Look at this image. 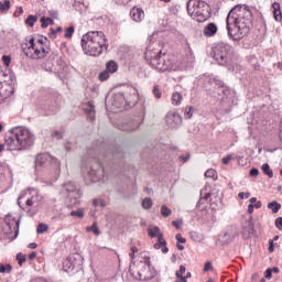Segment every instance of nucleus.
I'll return each mask as SVG.
<instances>
[{
	"label": "nucleus",
	"mask_w": 282,
	"mask_h": 282,
	"mask_svg": "<svg viewBox=\"0 0 282 282\" xmlns=\"http://www.w3.org/2000/svg\"><path fill=\"white\" fill-rule=\"evenodd\" d=\"M45 41H46V39H43V37H41L39 40H34V45H37V47L40 50H50V48L45 47V44H44Z\"/></svg>",
	"instance_id": "obj_34"
},
{
	"label": "nucleus",
	"mask_w": 282,
	"mask_h": 282,
	"mask_svg": "<svg viewBox=\"0 0 282 282\" xmlns=\"http://www.w3.org/2000/svg\"><path fill=\"white\" fill-rule=\"evenodd\" d=\"M262 171L264 175H268V177L270 178L274 177V172L272 171V169H270V164L268 163L262 164Z\"/></svg>",
	"instance_id": "obj_26"
},
{
	"label": "nucleus",
	"mask_w": 282,
	"mask_h": 282,
	"mask_svg": "<svg viewBox=\"0 0 282 282\" xmlns=\"http://www.w3.org/2000/svg\"><path fill=\"white\" fill-rule=\"evenodd\" d=\"M238 197H239L240 199H248V198L250 197V192H247V193L240 192V193L238 194Z\"/></svg>",
	"instance_id": "obj_47"
},
{
	"label": "nucleus",
	"mask_w": 282,
	"mask_h": 282,
	"mask_svg": "<svg viewBox=\"0 0 282 282\" xmlns=\"http://www.w3.org/2000/svg\"><path fill=\"white\" fill-rule=\"evenodd\" d=\"M252 232H254V223H252V216H250L243 224H242V235L245 239H248Z\"/></svg>",
	"instance_id": "obj_16"
},
{
	"label": "nucleus",
	"mask_w": 282,
	"mask_h": 282,
	"mask_svg": "<svg viewBox=\"0 0 282 282\" xmlns=\"http://www.w3.org/2000/svg\"><path fill=\"white\" fill-rule=\"evenodd\" d=\"M82 47L87 56H100L109 45L102 31H90L82 36Z\"/></svg>",
	"instance_id": "obj_3"
},
{
	"label": "nucleus",
	"mask_w": 282,
	"mask_h": 282,
	"mask_svg": "<svg viewBox=\"0 0 282 282\" xmlns=\"http://www.w3.org/2000/svg\"><path fill=\"white\" fill-rule=\"evenodd\" d=\"M213 270V264L210 262H206L204 267V272H208Z\"/></svg>",
	"instance_id": "obj_52"
},
{
	"label": "nucleus",
	"mask_w": 282,
	"mask_h": 282,
	"mask_svg": "<svg viewBox=\"0 0 282 282\" xmlns=\"http://www.w3.org/2000/svg\"><path fill=\"white\" fill-rule=\"evenodd\" d=\"M75 268H76V264H74V262H72L70 259H66L63 262V271L64 272H74Z\"/></svg>",
	"instance_id": "obj_22"
},
{
	"label": "nucleus",
	"mask_w": 282,
	"mask_h": 282,
	"mask_svg": "<svg viewBox=\"0 0 282 282\" xmlns=\"http://www.w3.org/2000/svg\"><path fill=\"white\" fill-rule=\"evenodd\" d=\"M150 65L156 69V72H180L184 68L182 64H177V62H175V57L166 54L152 59Z\"/></svg>",
	"instance_id": "obj_6"
},
{
	"label": "nucleus",
	"mask_w": 282,
	"mask_h": 282,
	"mask_svg": "<svg viewBox=\"0 0 282 282\" xmlns=\"http://www.w3.org/2000/svg\"><path fill=\"white\" fill-rule=\"evenodd\" d=\"M153 95L155 96V98H162V91H160V88L158 86H155L153 88Z\"/></svg>",
	"instance_id": "obj_45"
},
{
	"label": "nucleus",
	"mask_w": 282,
	"mask_h": 282,
	"mask_svg": "<svg viewBox=\"0 0 282 282\" xmlns=\"http://www.w3.org/2000/svg\"><path fill=\"white\" fill-rule=\"evenodd\" d=\"M264 276L265 279H272V269H267V271L264 272Z\"/></svg>",
	"instance_id": "obj_55"
},
{
	"label": "nucleus",
	"mask_w": 282,
	"mask_h": 282,
	"mask_svg": "<svg viewBox=\"0 0 282 282\" xmlns=\"http://www.w3.org/2000/svg\"><path fill=\"white\" fill-rule=\"evenodd\" d=\"M275 226L279 230H282V217L275 219Z\"/></svg>",
	"instance_id": "obj_51"
},
{
	"label": "nucleus",
	"mask_w": 282,
	"mask_h": 282,
	"mask_svg": "<svg viewBox=\"0 0 282 282\" xmlns=\"http://www.w3.org/2000/svg\"><path fill=\"white\" fill-rule=\"evenodd\" d=\"M42 28H47L50 25V22L47 21V18L42 17L41 18Z\"/></svg>",
	"instance_id": "obj_49"
},
{
	"label": "nucleus",
	"mask_w": 282,
	"mask_h": 282,
	"mask_svg": "<svg viewBox=\"0 0 282 282\" xmlns=\"http://www.w3.org/2000/svg\"><path fill=\"white\" fill-rule=\"evenodd\" d=\"M205 177H209L210 180H214V182H217L218 176H217V171L214 169H209L205 172Z\"/></svg>",
	"instance_id": "obj_28"
},
{
	"label": "nucleus",
	"mask_w": 282,
	"mask_h": 282,
	"mask_svg": "<svg viewBox=\"0 0 282 282\" xmlns=\"http://www.w3.org/2000/svg\"><path fill=\"white\" fill-rule=\"evenodd\" d=\"M180 160H182V162H188V160H191V154H187L186 156H180Z\"/></svg>",
	"instance_id": "obj_59"
},
{
	"label": "nucleus",
	"mask_w": 282,
	"mask_h": 282,
	"mask_svg": "<svg viewBox=\"0 0 282 282\" xmlns=\"http://www.w3.org/2000/svg\"><path fill=\"white\" fill-rule=\"evenodd\" d=\"M104 175H105V171L102 170V167H100V165H98L97 170H94V167H91L86 175V182H91V183L100 182Z\"/></svg>",
	"instance_id": "obj_13"
},
{
	"label": "nucleus",
	"mask_w": 282,
	"mask_h": 282,
	"mask_svg": "<svg viewBox=\"0 0 282 282\" xmlns=\"http://www.w3.org/2000/svg\"><path fill=\"white\" fill-rule=\"evenodd\" d=\"M50 32H51V33L48 34L50 39H56V30L51 29Z\"/></svg>",
	"instance_id": "obj_56"
},
{
	"label": "nucleus",
	"mask_w": 282,
	"mask_h": 282,
	"mask_svg": "<svg viewBox=\"0 0 282 282\" xmlns=\"http://www.w3.org/2000/svg\"><path fill=\"white\" fill-rule=\"evenodd\" d=\"M261 206H262L261 200H258V202L256 200L253 204V208H261Z\"/></svg>",
	"instance_id": "obj_61"
},
{
	"label": "nucleus",
	"mask_w": 282,
	"mask_h": 282,
	"mask_svg": "<svg viewBox=\"0 0 282 282\" xmlns=\"http://www.w3.org/2000/svg\"><path fill=\"white\" fill-rule=\"evenodd\" d=\"M148 235L149 237H151V239H155V237H158V239H160V235H162L160 232V227H152L148 229Z\"/></svg>",
	"instance_id": "obj_23"
},
{
	"label": "nucleus",
	"mask_w": 282,
	"mask_h": 282,
	"mask_svg": "<svg viewBox=\"0 0 282 282\" xmlns=\"http://www.w3.org/2000/svg\"><path fill=\"white\" fill-rule=\"evenodd\" d=\"M36 21H39V18H36V15H29L25 20V23L26 25H29V28H34Z\"/></svg>",
	"instance_id": "obj_31"
},
{
	"label": "nucleus",
	"mask_w": 282,
	"mask_h": 282,
	"mask_svg": "<svg viewBox=\"0 0 282 282\" xmlns=\"http://www.w3.org/2000/svg\"><path fill=\"white\" fill-rule=\"evenodd\" d=\"M50 15L52 17V19H58V11H56V10H51V11H50Z\"/></svg>",
	"instance_id": "obj_54"
},
{
	"label": "nucleus",
	"mask_w": 282,
	"mask_h": 282,
	"mask_svg": "<svg viewBox=\"0 0 282 282\" xmlns=\"http://www.w3.org/2000/svg\"><path fill=\"white\" fill-rule=\"evenodd\" d=\"M230 160H235V156H232V154L223 158V164H230Z\"/></svg>",
	"instance_id": "obj_46"
},
{
	"label": "nucleus",
	"mask_w": 282,
	"mask_h": 282,
	"mask_svg": "<svg viewBox=\"0 0 282 282\" xmlns=\"http://www.w3.org/2000/svg\"><path fill=\"white\" fill-rule=\"evenodd\" d=\"M175 239L178 243H184L186 241V238L182 237V234H176Z\"/></svg>",
	"instance_id": "obj_50"
},
{
	"label": "nucleus",
	"mask_w": 282,
	"mask_h": 282,
	"mask_svg": "<svg viewBox=\"0 0 282 282\" xmlns=\"http://www.w3.org/2000/svg\"><path fill=\"white\" fill-rule=\"evenodd\" d=\"M47 164H56V158L50 153H40L35 158V166H47Z\"/></svg>",
	"instance_id": "obj_12"
},
{
	"label": "nucleus",
	"mask_w": 282,
	"mask_h": 282,
	"mask_svg": "<svg viewBox=\"0 0 282 282\" xmlns=\"http://www.w3.org/2000/svg\"><path fill=\"white\" fill-rule=\"evenodd\" d=\"M268 208L272 210V213L276 214L279 210H281V204H279L276 200H273L268 204Z\"/></svg>",
	"instance_id": "obj_25"
},
{
	"label": "nucleus",
	"mask_w": 282,
	"mask_h": 282,
	"mask_svg": "<svg viewBox=\"0 0 282 282\" xmlns=\"http://www.w3.org/2000/svg\"><path fill=\"white\" fill-rule=\"evenodd\" d=\"M64 191H66V193H76V185H74V183H67L64 185Z\"/></svg>",
	"instance_id": "obj_36"
},
{
	"label": "nucleus",
	"mask_w": 282,
	"mask_h": 282,
	"mask_svg": "<svg viewBox=\"0 0 282 282\" xmlns=\"http://www.w3.org/2000/svg\"><path fill=\"white\" fill-rule=\"evenodd\" d=\"M138 129H140V122L138 121H131L122 126V131L131 132V131H138Z\"/></svg>",
	"instance_id": "obj_19"
},
{
	"label": "nucleus",
	"mask_w": 282,
	"mask_h": 282,
	"mask_svg": "<svg viewBox=\"0 0 282 282\" xmlns=\"http://www.w3.org/2000/svg\"><path fill=\"white\" fill-rule=\"evenodd\" d=\"M25 56L32 58L33 61H39V58H45L50 54V50H43L39 47V44H34V37H31L29 42L22 47Z\"/></svg>",
	"instance_id": "obj_10"
},
{
	"label": "nucleus",
	"mask_w": 282,
	"mask_h": 282,
	"mask_svg": "<svg viewBox=\"0 0 282 282\" xmlns=\"http://www.w3.org/2000/svg\"><path fill=\"white\" fill-rule=\"evenodd\" d=\"M226 23L228 36L232 41H241L250 32L252 11L246 4H237L229 11Z\"/></svg>",
	"instance_id": "obj_1"
},
{
	"label": "nucleus",
	"mask_w": 282,
	"mask_h": 282,
	"mask_svg": "<svg viewBox=\"0 0 282 282\" xmlns=\"http://www.w3.org/2000/svg\"><path fill=\"white\" fill-rule=\"evenodd\" d=\"M29 259H36V251H33L32 253L29 254Z\"/></svg>",
	"instance_id": "obj_63"
},
{
	"label": "nucleus",
	"mask_w": 282,
	"mask_h": 282,
	"mask_svg": "<svg viewBox=\"0 0 282 282\" xmlns=\"http://www.w3.org/2000/svg\"><path fill=\"white\" fill-rule=\"evenodd\" d=\"M10 272H12V265L11 264L0 263V273L1 274H10Z\"/></svg>",
	"instance_id": "obj_30"
},
{
	"label": "nucleus",
	"mask_w": 282,
	"mask_h": 282,
	"mask_svg": "<svg viewBox=\"0 0 282 282\" xmlns=\"http://www.w3.org/2000/svg\"><path fill=\"white\" fill-rule=\"evenodd\" d=\"M17 260H18L19 265H23V263H25V261H26V258H25L24 254L19 253V254L17 256Z\"/></svg>",
	"instance_id": "obj_42"
},
{
	"label": "nucleus",
	"mask_w": 282,
	"mask_h": 282,
	"mask_svg": "<svg viewBox=\"0 0 282 282\" xmlns=\"http://www.w3.org/2000/svg\"><path fill=\"white\" fill-rule=\"evenodd\" d=\"M0 10L2 12H8L10 10V0H4L0 2Z\"/></svg>",
	"instance_id": "obj_37"
},
{
	"label": "nucleus",
	"mask_w": 282,
	"mask_h": 282,
	"mask_svg": "<svg viewBox=\"0 0 282 282\" xmlns=\"http://www.w3.org/2000/svg\"><path fill=\"white\" fill-rule=\"evenodd\" d=\"M88 231H93L94 235H100V230H98V225H96V223L93 224V226L87 227Z\"/></svg>",
	"instance_id": "obj_41"
},
{
	"label": "nucleus",
	"mask_w": 282,
	"mask_h": 282,
	"mask_svg": "<svg viewBox=\"0 0 282 282\" xmlns=\"http://www.w3.org/2000/svg\"><path fill=\"white\" fill-rule=\"evenodd\" d=\"M53 135H54L55 138H57V140H61V138H63V133H61V132H58V131L54 132Z\"/></svg>",
	"instance_id": "obj_62"
},
{
	"label": "nucleus",
	"mask_w": 282,
	"mask_h": 282,
	"mask_svg": "<svg viewBox=\"0 0 282 282\" xmlns=\"http://www.w3.org/2000/svg\"><path fill=\"white\" fill-rule=\"evenodd\" d=\"M42 197L39 195V191L34 188L24 189L20 193L18 197V206L22 208V210H25L26 208H32V206H36L39 202H41ZM23 202L25 204V207H23Z\"/></svg>",
	"instance_id": "obj_9"
},
{
	"label": "nucleus",
	"mask_w": 282,
	"mask_h": 282,
	"mask_svg": "<svg viewBox=\"0 0 282 282\" xmlns=\"http://www.w3.org/2000/svg\"><path fill=\"white\" fill-rule=\"evenodd\" d=\"M161 252H163V254H166V252H169V247H166V245L161 246Z\"/></svg>",
	"instance_id": "obj_58"
},
{
	"label": "nucleus",
	"mask_w": 282,
	"mask_h": 282,
	"mask_svg": "<svg viewBox=\"0 0 282 282\" xmlns=\"http://www.w3.org/2000/svg\"><path fill=\"white\" fill-rule=\"evenodd\" d=\"M36 242H31L30 245H29V248H31V250H34V249H36Z\"/></svg>",
	"instance_id": "obj_64"
},
{
	"label": "nucleus",
	"mask_w": 282,
	"mask_h": 282,
	"mask_svg": "<svg viewBox=\"0 0 282 282\" xmlns=\"http://www.w3.org/2000/svg\"><path fill=\"white\" fill-rule=\"evenodd\" d=\"M130 17L133 19L137 23H140L142 19H144V11L140 8H133L130 11Z\"/></svg>",
	"instance_id": "obj_17"
},
{
	"label": "nucleus",
	"mask_w": 282,
	"mask_h": 282,
	"mask_svg": "<svg viewBox=\"0 0 282 282\" xmlns=\"http://www.w3.org/2000/svg\"><path fill=\"white\" fill-rule=\"evenodd\" d=\"M185 272H186V267L181 265V267H180V270L176 271V279L182 278V275L185 274Z\"/></svg>",
	"instance_id": "obj_43"
},
{
	"label": "nucleus",
	"mask_w": 282,
	"mask_h": 282,
	"mask_svg": "<svg viewBox=\"0 0 282 282\" xmlns=\"http://www.w3.org/2000/svg\"><path fill=\"white\" fill-rule=\"evenodd\" d=\"M9 151H23L34 144V134L28 128H13L4 137Z\"/></svg>",
	"instance_id": "obj_2"
},
{
	"label": "nucleus",
	"mask_w": 282,
	"mask_h": 282,
	"mask_svg": "<svg viewBox=\"0 0 282 282\" xmlns=\"http://www.w3.org/2000/svg\"><path fill=\"white\" fill-rule=\"evenodd\" d=\"M165 122L170 129H177L182 124V116L178 112L170 111L165 117Z\"/></svg>",
	"instance_id": "obj_11"
},
{
	"label": "nucleus",
	"mask_w": 282,
	"mask_h": 282,
	"mask_svg": "<svg viewBox=\"0 0 282 282\" xmlns=\"http://www.w3.org/2000/svg\"><path fill=\"white\" fill-rule=\"evenodd\" d=\"M235 237H237V229L229 227L219 236V241H221V243H231Z\"/></svg>",
	"instance_id": "obj_15"
},
{
	"label": "nucleus",
	"mask_w": 282,
	"mask_h": 282,
	"mask_svg": "<svg viewBox=\"0 0 282 282\" xmlns=\"http://www.w3.org/2000/svg\"><path fill=\"white\" fill-rule=\"evenodd\" d=\"M70 217H77V219H83V217H85V209L79 208L77 210L70 212Z\"/></svg>",
	"instance_id": "obj_29"
},
{
	"label": "nucleus",
	"mask_w": 282,
	"mask_h": 282,
	"mask_svg": "<svg viewBox=\"0 0 282 282\" xmlns=\"http://www.w3.org/2000/svg\"><path fill=\"white\" fill-rule=\"evenodd\" d=\"M269 252H274V240H269Z\"/></svg>",
	"instance_id": "obj_53"
},
{
	"label": "nucleus",
	"mask_w": 282,
	"mask_h": 282,
	"mask_svg": "<svg viewBox=\"0 0 282 282\" xmlns=\"http://www.w3.org/2000/svg\"><path fill=\"white\" fill-rule=\"evenodd\" d=\"M212 56L218 65H228L232 56V46L225 43L216 44L213 47Z\"/></svg>",
	"instance_id": "obj_8"
},
{
	"label": "nucleus",
	"mask_w": 282,
	"mask_h": 282,
	"mask_svg": "<svg viewBox=\"0 0 282 282\" xmlns=\"http://www.w3.org/2000/svg\"><path fill=\"white\" fill-rule=\"evenodd\" d=\"M250 177H259V169L253 167L249 172Z\"/></svg>",
	"instance_id": "obj_44"
},
{
	"label": "nucleus",
	"mask_w": 282,
	"mask_h": 282,
	"mask_svg": "<svg viewBox=\"0 0 282 282\" xmlns=\"http://www.w3.org/2000/svg\"><path fill=\"white\" fill-rule=\"evenodd\" d=\"M171 213H173V210H171V208H169L166 205L161 206L162 217H170Z\"/></svg>",
	"instance_id": "obj_35"
},
{
	"label": "nucleus",
	"mask_w": 282,
	"mask_h": 282,
	"mask_svg": "<svg viewBox=\"0 0 282 282\" xmlns=\"http://www.w3.org/2000/svg\"><path fill=\"white\" fill-rule=\"evenodd\" d=\"M109 76H110L109 70L105 69L104 72H101L99 74V80H101V83H102V82L107 80L109 78Z\"/></svg>",
	"instance_id": "obj_39"
},
{
	"label": "nucleus",
	"mask_w": 282,
	"mask_h": 282,
	"mask_svg": "<svg viewBox=\"0 0 282 282\" xmlns=\"http://www.w3.org/2000/svg\"><path fill=\"white\" fill-rule=\"evenodd\" d=\"M106 70L110 74H116V72H118V64H116L113 61L108 62L106 64Z\"/></svg>",
	"instance_id": "obj_24"
},
{
	"label": "nucleus",
	"mask_w": 282,
	"mask_h": 282,
	"mask_svg": "<svg viewBox=\"0 0 282 282\" xmlns=\"http://www.w3.org/2000/svg\"><path fill=\"white\" fill-rule=\"evenodd\" d=\"M47 230H50V226L43 223L37 225V229H36L37 235H43V232H47Z\"/></svg>",
	"instance_id": "obj_32"
},
{
	"label": "nucleus",
	"mask_w": 282,
	"mask_h": 282,
	"mask_svg": "<svg viewBox=\"0 0 282 282\" xmlns=\"http://www.w3.org/2000/svg\"><path fill=\"white\" fill-rule=\"evenodd\" d=\"M217 24L212 22L204 28L203 34L204 36H215V34H217Z\"/></svg>",
	"instance_id": "obj_18"
},
{
	"label": "nucleus",
	"mask_w": 282,
	"mask_h": 282,
	"mask_svg": "<svg viewBox=\"0 0 282 282\" xmlns=\"http://www.w3.org/2000/svg\"><path fill=\"white\" fill-rule=\"evenodd\" d=\"M163 246H166V240H164V235L159 234L158 242L154 245L155 250H160Z\"/></svg>",
	"instance_id": "obj_27"
},
{
	"label": "nucleus",
	"mask_w": 282,
	"mask_h": 282,
	"mask_svg": "<svg viewBox=\"0 0 282 282\" xmlns=\"http://www.w3.org/2000/svg\"><path fill=\"white\" fill-rule=\"evenodd\" d=\"M162 50H160V44H155V46H149L145 51V58L148 61H154V58H160L162 56Z\"/></svg>",
	"instance_id": "obj_14"
},
{
	"label": "nucleus",
	"mask_w": 282,
	"mask_h": 282,
	"mask_svg": "<svg viewBox=\"0 0 282 282\" xmlns=\"http://www.w3.org/2000/svg\"><path fill=\"white\" fill-rule=\"evenodd\" d=\"M182 100H184V97L181 93L175 91L172 94V105H174V107H180V105H182Z\"/></svg>",
	"instance_id": "obj_21"
},
{
	"label": "nucleus",
	"mask_w": 282,
	"mask_h": 282,
	"mask_svg": "<svg viewBox=\"0 0 282 282\" xmlns=\"http://www.w3.org/2000/svg\"><path fill=\"white\" fill-rule=\"evenodd\" d=\"M151 206H153V200L150 197H145L142 200V208H144L145 210H149V208H151Z\"/></svg>",
	"instance_id": "obj_33"
},
{
	"label": "nucleus",
	"mask_w": 282,
	"mask_h": 282,
	"mask_svg": "<svg viewBox=\"0 0 282 282\" xmlns=\"http://www.w3.org/2000/svg\"><path fill=\"white\" fill-rule=\"evenodd\" d=\"M186 8L189 17L198 23H204V21L210 19V7L205 1L189 0L186 3Z\"/></svg>",
	"instance_id": "obj_4"
},
{
	"label": "nucleus",
	"mask_w": 282,
	"mask_h": 282,
	"mask_svg": "<svg viewBox=\"0 0 282 282\" xmlns=\"http://www.w3.org/2000/svg\"><path fill=\"white\" fill-rule=\"evenodd\" d=\"M248 213H249L250 215H252V213H254V205H252V204H249V205H248Z\"/></svg>",
	"instance_id": "obj_57"
},
{
	"label": "nucleus",
	"mask_w": 282,
	"mask_h": 282,
	"mask_svg": "<svg viewBox=\"0 0 282 282\" xmlns=\"http://www.w3.org/2000/svg\"><path fill=\"white\" fill-rule=\"evenodd\" d=\"M272 8H273V17L275 21H282L281 4L279 2H274L272 4Z\"/></svg>",
	"instance_id": "obj_20"
},
{
	"label": "nucleus",
	"mask_w": 282,
	"mask_h": 282,
	"mask_svg": "<svg viewBox=\"0 0 282 282\" xmlns=\"http://www.w3.org/2000/svg\"><path fill=\"white\" fill-rule=\"evenodd\" d=\"M129 94L130 96H124V94L121 93L113 95L110 100L112 107L116 109H122V107H124V102L128 105V107L135 105V102H138V89L131 87Z\"/></svg>",
	"instance_id": "obj_7"
},
{
	"label": "nucleus",
	"mask_w": 282,
	"mask_h": 282,
	"mask_svg": "<svg viewBox=\"0 0 282 282\" xmlns=\"http://www.w3.org/2000/svg\"><path fill=\"white\" fill-rule=\"evenodd\" d=\"M72 36H74V26L67 28L64 34L65 39H72Z\"/></svg>",
	"instance_id": "obj_38"
},
{
	"label": "nucleus",
	"mask_w": 282,
	"mask_h": 282,
	"mask_svg": "<svg viewBox=\"0 0 282 282\" xmlns=\"http://www.w3.org/2000/svg\"><path fill=\"white\" fill-rule=\"evenodd\" d=\"M184 116L185 118H187V120H191V118H193V107H186Z\"/></svg>",
	"instance_id": "obj_40"
},
{
	"label": "nucleus",
	"mask_w": 282,
	"mask_h": 282,
	"mask_svg": "<svg viewBox=\"0 0 282 282\" xmlns=\"http://www.w3.org/2000/svg\"><path fill=\"white\" fill-rule=\"evenodd\" d=\"M129 272L137 281H151L155 276V271L151 270V258H144L137 263L132 262Z\"/></svg>",
	"instance_id": "obj_5"
},
{
	"label": "nucleus",
	"mask_w": 282,
	"mask_h": 282,
	"mask_svg": "<svg viewBox=\"0 0 282 282\" xmlns=\"http://www.w3.org/2000/svg\"><path fill=\"white\" fill-rule=\"evenodd\" d=\"M220 91H221L223 96H228L229 90L224 88V86L220 87Z\"/></svg>",
	"instance_id": "obj_60"
},
{
	"label": "nucleus",
	"mask_w": 282,
	"mask_h": 282,
	"mask_svg": "<svg viewBox=\"0 0 282 282\" xmlns=\"http://www.w3.org/2000/svg\"><path fill=\"white\" fill-rule=\"evenodd\" d=\"M182 224H184L183 220H173L172 221V226H175L177 228V230H180V228H182Z\"/></svg>",
	"instance_id": "obj_48"
}]
</instances>
